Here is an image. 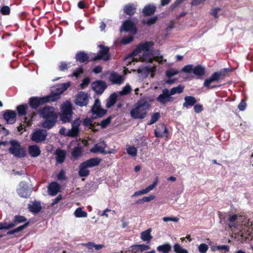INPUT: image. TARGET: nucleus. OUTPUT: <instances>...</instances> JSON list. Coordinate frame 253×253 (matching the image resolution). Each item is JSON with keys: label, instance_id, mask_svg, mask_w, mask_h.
<instances>
[{"label": "nucleus", "instance_id": "obj_1", "mask_svg": "<svg viewBox=\"0 0 253 253\" xmlns=\"http://www.w3.org/2000/svg\"><path fill=\"white\" fill-rule=\"evenodd\" d=\"M154 42H147L141 43L129 56L126 57L125 61L126 64H130L132 61H143L152 63L155 60L160 63L163 64L166 61L163 56H154L153 54Z\"/></svg>", "mask_w": 253, "mask_h": 253}, {"label": "nucleus", "instance_id": "obj_2", "mask_svg": "<svg viewBox=\"0 0 253 253\" xmlns=\"http://www.w3.org/2000/svg\"><path fill=\"white\" fill-rule=\"evenodd\" d=\"M150 108V104L145 99H141L133 106L130 112V116L134 119H144Z\"/></svg>", "mask_w": 253, "mask_h": 253}, {"label": "nucleus", "instance_id": "obj_3", "mask_svg": "<svg viewBox=\"0 0 253 253\" xmlns=\"http://www.w3.org/2000/svg\"><path fill=\"white\" fill-rule=\"evenodd\" d=\"M81 121L80 119L75 120L72 124V128L67 130L66 128L62 127L60 129V133L61 134L66 136L75 137L79 133V126L81 125Z\"/></svg>", "mask_w": 253, "mask_h": 253}, {"label": "nucleus", "instance_id": "obj_4", "mask_svg": "<svg viewBox=\"0 0 253 253\" xmlns=\"http://www.w3.org/2000/svg\"><path fill=\"white\" fill-rule=\"evenodd\" d=\"M61 120L64 123L69 122L72 119V106L70 102L66 101L61 106Z\"/></svg>", "mask_w": 253, "mask_h": 253}, {"label": "nucleus", "instance_id": "obj_5", "mask_svg": "<svg viewBox=\"0 0 253 253\" xmlns=\"http://www.w3.org/2000/svg\"><path fill=\"white\" fill-rule=\"evenodd\" d=\"M11 147L9 148V152L14 156L17 157H23L26 155L25 150L21 147L20 144L15 140L10 141Z\"/></svg>", "mask_w": 253, "mask_h": 253}, {"label": "nucleus", "instance_id": "obj_6", "mask_svg": "<svg viewBox=\"0 0 253 253\" xmlns=\"http://www.w3.org/2000/svg\"><path fill=\"white\" fill-rule=\"evenodd\" d=\"M182 71L186 73H193L197 76H203L205 74V68L201 65L194 66L193 65H188L184 66Z\"/></svg>", "mask_w": 253, "mask_h": 253}, {"label": "nucleus", "instance_id": "obj_7", "mask_svg": "<svg viewBox=\"0 0 253 253\" xmlns=\"http://www.w3.org/2000/svg\"><path fill=\"white\" fill-rule=\"evenodd\" d=\"M174 98L171 96L169 92V90L165 88L162 90V93L157 98V100L162 105H166L168 102H172Z\"/></svg>", "mask_w": 253, "mask_h": 253}, {"label": "nucleus", "instance_id": "obj_8", "mask_svg": "<svg viewBox=\"0 0 253 253\" xmlns=\"http://www.w3.org/2000/svg\"><path fill=\"white\" fill-rule=\"evenodd\" d=\"M227 69H224L220 72L214 73L210 78L207 79L204 82V85L208 88L210 87V84L214 82L217 81L221 77L225 75Z\"/></svg>", "mask_w": 253, "mask_h": 253}, {"label": "nucleus", "instance_id": "obj_9", "mask_svg": "<svg viewBox=\"0 0 253 253\" xmlns=\"http://www.w3.org/2000/svg\"><path fill=\"white\" fill-rule=\"evenodd\" d=\"M55 99L52 96H45L42 98L34 97L30 99V104L32 108H36L42 103L54 101Z\"/></svg>", "mask_w": 253, "mask_h": 253}, {"label": "nucleus", "instance_id": "obj_10", "mask_svg": "<svg viewBox=\"0 0 253 253\" xmlns=\"http://www.w3.org/2000/svg\"><path fill=\"white\" fill-rule=\"evenodd\" d=\"M70 82H69L58 84L53 88L52 91L55 92L54 95L51 96L53 98L55 99L54 101L59 98V95L65 91L70 86Z\"/></svg>", "mask_w": 253, "mask_h": 253}, {"label": "nucleus", "instance_id": "obj_11", "mask_svg": "<svg viewBox=\"0 0 253 253\" xmlns=\"http://www.w3.org/2000/svg\"><path fill=\"white\" fill-rule=\"evenodd\" d=\"M100 49L99 53L95 57L93 58V60L98 59H102L105 61L108 60L110 59V54L109 53V48L104 47L103 45H99Z\"/></svg>", "mask_w": 253, "mask_h": 253}, {"label": "nucleus", "instance_id": "obj_12", "mask_svg": "<svg viewBox=\"0 0 253 253\" xmlns=\"http://www.w3.org/2000/svg\"><path fill=\"white\" fill-rule=\"evenodd\" d=\"M47 136L46 131L45 130H38L34 132L31 136V139L36 143L44 141Z\"/></svg>", "mask_w": 253, "mask_h": 253}, {"label": "nucleus", "instance_id": "obj_13", "mask_svg": "<svg viewBox=\"0 0 253 253\" xmlns=\"http://www.w3.org/2000/svg\"><path fill=\"white\" fill-rule=\"evenodd\" d=\"M88 95L87 93L85 92L80 91L77 95L75 103L80 106H86L88 103Z\"/></svg>", "mask_w": 253, "mask_h": 253}, {"label": "nucleus", "instance_id": "obj_14", "mask_svg": "<svg viewBox=\"0 0 253 253\" xmlns=\"http://www.w3.org/2000/svg\"><path fill=\"white\" fill-rule=\"evenodd\" d=\"M125 80V76L121 75L117 72H112L110 73L109 77V80L113 84H121Z\"/></svg>", "mask_w": 253, "mask_h": 253}, {"label": "nucleus", "instance_id": "obj_15", "mask_svg": "<svg viewBox=\"0 0 253 253\" xmlns=\"http://www.w3.org/2000/svg\"><path fill=\"white\" fill-rule=\"evenodd\" d=\"M125 31L130 32L131 34L134 35L136 33V28L134 23L130 20H127L124 22L120 31Z\"/></svg>", "mask_w": 253, "mask_h": 253}, {"label": "nucleus", "instance_id": "obj_16", "mask_svg": "<svg viewBox=\"0 0 253 253\" xmlns=\"http://www.w3.org/2000/svg\"><path fill=\"white\" fill-rule=\"evenodd\" d=\"M92 113L95 117H101L106 114V111L100 107V103L98 99H96L92 108Z\"/></svg>", "mask_w": 253, "mask_h": 253}, {"label": "nucleus", "instance_id": "obj_17", "mask_svg": "<svg viewBox=\"0 0 253 253\" xmlns=\"http://www.w3.org/2000/svg\"><path fill=\"white\" fill-rule=\"evenodd\" d=\"M41 116L43 118H57L54 110L51 107H45L40 112Z\"/></svg>", "mask_w": 253, "mask_h": 253}, {"label": "nucleus", "instance_id": "obj_18", "mask_svg": "<svg viewBox=\"0 0 253 253\" xmlns=\"http://www.w3.org/2000/svg\"><path fill=\"white\" fill-rule=\"evenodd\" d=\"M168 128L164 124H159L154 130V134L157 137H162L166 136L168 137Z\"/></svg>", "mask_w": 253, "mask_h": 253}, {"label": "nucleus", "instance_id": "obj_19", "mask_svg": "<svg viewBox=\"0 0 253 253\" xmlns=\"http://www.w3.org/2000/svg\"><path fill=\"white\" fill-rule=\"evenodd\" d=\"M92 88L97 93H102L106 88V85L105 82L98 81L92 84Z\"/></svg>", "mask_w": 253, "mask_h": 253}, {"label": "nucleus", "instance_id": "obj_20", "mask_svg": "<svg viewBox=\"0 0 253 253\" xmlns=\"http://www.w3.org/2000/svg\"><path fill=\"white\" fill-rule=\"evenodd\" d=\"M3 117L8 124H12L16 121V113L13 111L7 110L5 111Z\"/></svg>", "mask_w": 253, "mask_h": 253}, {"label": "nucleus", "instance_id": "obj_21", "mask_svg": "<svg viewBox=\"0 0 253 253\" xmlns=\"http://www.w3.org/2000/svg\"><path fill=\"white\" fill-rule=\"evenodd\" d=\"M18 193L21 197L27 198L30 195V192L28 189L27 185L24 182H21L20 188L17 190Z\"/></svg>", "mask_w": 253, "mask_h": 253}, {"label": "nucleus", "instance_id": "obj_22", "mask_svg": "<svg viewBox=\"0 0 253 253\" xmlns=\"http://www.w3.org/2000/svg\"><path fill=\"white\" fill-rule=\"evenodd\" d=\"M106 145L104 142L99 143L95 144L94 147L90 149L92 153H107L105 151Z\"/></svg>", "mask_w": 253, "mask_h": 253}, {"label": "nucleus", "instance_id": "obj_23", "mask_svg": "<svg viewBox=\"0 0 253 253\" xmlns=\"http://www.w3.org/2000/svg\"><path fill=\"white\" fill-rule=\"evenodd\" d=\"M151 231L152 229L150 228L141 232L140 234L141 239L147 243H149L153 238L152 236L151 235Z\"/></svg>", "mask_w": 253, "mask_h": 253}, {"label": "nucleus", "instance_id": "obj_24", "mask_svg": "<svg viewBox=\"0 0 253 253\" xmlns=\"http://www.w3.org/2000/svg\"><path fill=\"white\" fill-rule=\"evenodd\" d=\"M88 168L84 162L82 163L79 166V175L81 177H86L88 175L89 173Z\"/></svg>", "mask_w": 253, "mask_h": 253}, {"label": "nucleus", "instance_id": "obj_25", "mask_svg": "<svg viewBox=\"0 0 253 253\" xmlns=\"http://www.w3.org/2000/svg\"><path fill=\"white\" fill-rule=\"evenodd\" d=\"M59 189V185L57 182H52L48 187V193L51 196H54L58 192Z\"/></svg>", "mask_w": 253, "mask_h": 253}, {"label": "nucleus", "instance_id": "obj_26", "mask_svg": "<svg viewBox=\"0 0 253 253\" xmlns=\"http://www.w3.org/2000/svg\"><path fill=\"white\" fill-rule=\"evenodd\" d=\"M29 152L32 157H36L40 155L41 150L37 145H31L29 147Z\"/></svg>", "mask_w": 253, "mask_h": 253}, {"label": "nucleus", "instance_id": "obj_27", "mask_svg": "<svg viewBox=\"0 0 253 253\" xmlns=\"http://www.w3.org/2000/svg\"><path fill=\"white\" fill-rule=\"evenodd\" d=\"M131 248L132 252H136L137 251L142 252L150 250L151 248L147 245L139 244L132 246Z\"/></svg>", "mask_w": 253, "mask_h": 253}, {"label": "nucleus", "instance_id": "obj_28", "mask_svg": "<svg viewBox=\"0 0 253 253\" xmlns=\"http://www.w3.org/2000/svg\"><path fill=\"white\" fill-rule=\"evenodd\" d=\"M101 161V159L96 157L90 159L85 161L84 163L86 164L87 167H88L89 168H92L98 166L100 164Z\"/></svg>", "mask_w": 253, "mask_h": 253}, {"label": "nucleus", "instance_id": "obj_29", "mask_svg": "<svg viewBox=\"0 0 253 253\" xmlns=\"http://www.w3.org/2000/svg\"><path fill=\"white\" fill-rule=\"evenodd\" d=\"M156 66L155 65L149 66L144 67V68L139 69L138 72L142 73L145 72L146 75H147L148 74L151 73V78H153L154 76V72L155 71Z\"/></svg>", "mask_w": 253, "mask_h": 253}, {"label": "nucleus", "instance_id": "obj_30", "mask_svg": "<svg viewBox=\"0 0 253 253\" xmlns=\"http://www.w3.org/2000/svg\"><path fill=\"white\" fill-rule=\"evenodd\" d=\"M124 11L126 14L132 15L135 12L136 7L134 4L129 3L124 6Z\"/></svg>", "mask_w": 253, "mask_h": 253}, {"label": "nucleus", "instance_id": "obj_31", "mask_svg": "<svg viewBox=\"0 0 253 253\" xmlns=\"http://www.w3.org/2000/svg\"><path fill=\"white\" fill-rule=\"evenodd\" d=\"M56 159L58 162L62 163L65 158L66 152L64 150L57 149L55 152Z\"/></svg>", "mask_w": 253, "mask_h": 253}, {"label": "nucleus", "instance_id": "obj_32", "mask_svg": "<svg viewBox=\"0 0 253 253\" xmlns=\"http://www.w3.org/2000/svg\"><path fill=\"white\" fill-rule=\"evenodd\" d=\"M185 102L183 104V106L187 108L189 106L194 105L196 102V100L195 97L191 96H186L184 98Z\"/></svg>", "mask_w": 253, "mask_h": 253}, {"label": "nucleus", "instance_id": "obj_33", "mask_svg": "<svg viewBox=\"0 0 253 253\" xmlns=\"http://www.w3.org/2000/svg\"><path fill=\"white\" fill-rule=\"evenodd\" d=\"M29 208L30 211L33 212H39L41 210V204L39 202H33L29 204Z\"/></svg>", "mask_w": 253, "mask_h": 253}, {"label": "nucleus", "instance_id": "obj_34", "mask_svg": "<svg viewBox=\"0 0 253 253\" xmlns=\"http://www.w3.org/2000/svg\"><path fill=\"white\" fill-rule=\"evenodd\" d=\"M45 119V121L42 124V126L46 128H50L54 125L57 118Z\"/></svg>", "mask_w": 253, "mask_h": 253}, {"label": "nucleus", "instance_id": "obj_35", "mask_svg": "<svg viewBox=\"0 0 253 253\" xmlns=\"http://www.w3.org/2000/svg\"><path fill=\"white\" fill-rule=\"evenodd\" d=\"M171 249V246L169 244H165L157 247L158 251L163 253H169Z\"/></svg>", "mask_w": 253, "mask_h": 253}, {"label": "nucleus", "instance_id": "obj_36", "mask_svg": "<svg viewBox=\"0 0 253 253\" xmlns=\"http://www.w3.org/2000/svg\"><path fill=\"white\" fill-rule=\"evenodd\" d=\"M156 10V7L153 5H148L144 7L143 12L145 15H149L153 14Z\"/></svg>", "mask_w": 253, "mask_h": 253}, {"label": "nucleus", "instance_id": "obj_37", "mask_svg": "<svg viewBox=\"0 0 253 253\" xmlns=\"http://www.w3.org/2000/svg\"><path fill=\"white\" fill-rule=\"evenodd\" d=\"M126 151L127 153L131 157H135L137 155V150L133 146L126 145Z\"/></svg>", "mask_w": 253, "mask_h": 253}, {"label": "nucleus", "instance_id": "obj_38", "mask_svg": "<svg viewBox=\"0 0 253 253\" xmlns=\"http://www.w3.org/2000/svg\"><path fill=\"white\" fill-rule=\"evenodd\" d=\"M76 58L77 61L83 63L88 60V57L87 54L83 52H81L76 54Z\"/></svg>", "mask_w": 253, "mask_h": 253}, {"label": "nucleus", "instance_id": "obj_39", "mask_svg": "<svg viewBox=\"0 0 253 253\" xmlns=\"http://www.w3.org/2000/svg\"><path fill=\"white\" fill-rule=\"evenodd\" d=\"M183 89L184 86L179 84L177 86L172 88L170 90H169V92L172 96L177 93H182L183 91Z\"/></svg>", "mask_w": 253, "mask_h": 253}, {"label": "nucleus", "instance_id": "obj_40", "mask_svg": "<svg viewBox=\"0 0 253 253\" xmlns=\"http://www.w3.org/2000/svg\"><path fill=\"white\" fill-rule=\"evenodd\" d=\"M74 215L78 218L86 217L87 216V212L83 211L82 208H78L74 211Z\"/></svg>", "mask_w": 253, "mask_h": 253}, {"label": "nucleus", "instance_id": "obj_41", "mask_svg": "<svg viewBox=\"0 0 253 253\" xmlns=\"http://www.w3.org/2000/svg\"><path fill=\"white\" fill-rule=\"evenodd\" d=\"M173 248V251L175 253H189L186 249H184L182 246L177 243H176L174 245Z\"/></svg>", "mask_w": 253, "mask_h": 253}, {"label": "nucleus", "instance_id": "obj_42", "mask_svg": "<svg viewBox=\"0 0 253 253\" xmlns=\"http://www.w3.org/2000/svg\"><path fill=\"white\" fill-rule=\"evenodd\" d=\"M228 220L229 222L228 225L230 227H236V224L235 222L238 220V215L237 214L229 215Z\"/></svg>", "mask_w": 253, "mask_h": 253}, {"label": "nucleus", "instance_id": "obj_43", "mask_svg": "<svg viewBox=\"0 0 253 253\" xmlns=\"http://www.w3.org/2000/svg\"><path fill=\"white\" fill-rule=\"evenodd\" d=\"M116 95L115 94H112L107 100L106 106L108 108H110L116 102Z\"/></svg>", "mask_w": 253, "mask_h": 253}, {"label": "nucleus", "instance_id": "obj_44", "mask_svg": "<svg viewBox=\"0 0 253 253\" xmlns=\"http://www.w3.org/2000/svg\"><path fill=\"white\" fill-rule=\"evenodd\" d=\"M160 114L159 113H155L151 115V120L148 123V125H151L156 123L160 118Z\"/></svg>", "mask_w": 253, "mask_h": 253}, {"label": "nucleus", "instance_id": "obj_45", "mask_svg": "<svg viewBox=\"0 0 253 253\" xmlns=\"http://www.w3.org/2000/svg\"><path fill=\"white\" fill-rule=\"evenodd\" d=\"M225 250L226 252H229V247L227 245H221V246H212L211 248V250L213 252H215L217 250Z\"/></svg>", "mask_w": 253, "mask_h": 253}, {"label": "nucleus", "instance_id": "obj_46", "mask_svg": "<svg viewBox=\"0 0 253 253\" xmlns=\"http://www.w3.org/2000/svg\"><path fill=\"white\" fill-rule=\"evenodd\" d=\"M179 73V71L174 68L170 69L166 72V76L168 78H170Z\"/></svg>", "mask_w": 253, "mask_h": 253}, {"label": "nucleus", "instance_id": "obj_47", "mask_svg": "<svg viewBox=\"0 0 253 253\" xmlns=\"http://www.w3.org/2000/svg\"><path fill=\"white\" fill-rule=\"evenodd\" d=\"M28 109L27 105H21L17 107L18 112L20 115H24L26 114V111Z\"/></svg>", "mask_w": 253, "mask_h": 253}, {"label": "nucleus", "instance_id": "obj_48", "mask_svg": "<svg viewBox=\"0 0 253 253\" xmlns=\"http://www.w3.org/2000/svg\"><path fill=\"white\" fill-rule=\"evenodd\" d=\"M131 90V88L130 85L126 84V86L123 87L122 90L119 92V93L122 95H126L130 92Z\"/></svg>", "mask_w": 253, "mask_h": 253}, {"label": "nucleus", "instance_id": "obj_49", "mask_svg": "<svg viewBox=\"0 0 253 253\" xmlns=\"http://www.w3.org/2000/svg\"><path fill=\"white\" fill-rule=\"evenodd\" d=\"M14 223H7L6 222H0V230L2 229H8L13 227Z\"/></svg>", "mask_w": 253, "mask_h": 253}, {"label": "nucleus", "instance_id": "obj_50", "mask_svg": "<svg viewBox=\"0 0 253 253\" xmlns=\"http://www.w3.org/2000/svg\"><path fill=\"white\" fill-rule=\"evenodd\" d=\"M28 223H26L25 224L21 225V226L15 228V229H14L13 230L8 232L7 234H13L15 233H17V232L23 230L24 229H25L28 226Z\"/></svg>", "mask_w": 253, "mask_h": 253}, {"label": "nucleus", "instance_id": "obj_51", "mask_svg": "<svg viewBox=\"0 0 253 253\" xmlns=\"http://www.w3.org/2000/svg\"><path fill=\"white\" fill-rule=\"evenodd\" d=\"M198 249L200 253H206L209 249V247L207 244L203 243L198 246Z\"/></svg>", "mask_w": 253, "mask_h": 253}, {"label": "nucleus", "instance_id": "obj_52", "mask_svg": "<svg viewBox=\"0 0 253 253\" xmlns=\"http://www.w3.org/2000/svg\"><path fill=\"white\" fill-rule=\"evenodd\" d=\"M150 191L149 189L146 187L145 189H143L141 190L136 191L134 193V194L132 195V197H136L139 195H141L143 194H147L149 193Z\"/></svg>", "mask_w": 253, "mask_h": 253}, {"label": "nucleus", "instance_id": "obj_53", "mask_svg": "<svg viewBox=\"0 0 253 253\" xmlns=\"http://www.w3.org/2000/svg\"><path fill=\"white\" fill-rule=\"evenodd\" d=\"M221 10L220 7H214L211 9L210 14L213 16L215 19H217L219 17L218 14V12Z\"/></svg>", "mask_w": 253, "mask_h": 253}, {"label": "nucleus", "instance_id": "obj_54", "mask_svg": "<svg viewBox=\"0 0 253 253\" xmlns=\"http://www.w3.org/2000/svg\"><path fill=\"white\" fill-rule=\"evenodd\" d=\"M93 120L91 118H85L83 122L84 125L87 127H91L93 126Z\"/></svg>", "mask_w": 253, "mask_h": 253}, {"label": "nucleus", "instance_id": "obj_55", "mask_svg": "<svg viewBox=\"0 0 253 253\" xmlns=\"http://www.w3.org/2000/svg\"><path fill=\"white\" fill-rule=\"evenodd\" d=\"M155 196L154 195H151L149 196H146V197H143L141 200V201H139L138 202V203H142V202H150V201L153 200L154 199H155Z\"/></svg>", "mask_w": 253, "mask_h": 253}, {"label": "nucleus", "instance_id": "obj_56", "mask_svg": "<svg viewBox=\"0 0 253 253\" xmlns=\"http://www.w3.org/2000/svg\"><path fill=\"white\" fill-rule=\"evenodd\" d=\"M162 219L164 222L172 221L174 222H177L179 220V218H178L177 217L165 216L163 217Z\"/></svg>", "mask_w": 253, "mask_h": 253}, {"label": "nucleus", "instance_id": "obj_57", "mask_svg": "<svg viewBox=\"0 0 253 253\" xmlns=\"http://www.w3.org/2000/svg\"><path fill=\"white\" fill-rule=\"evenodd\" d=\"M81 148L80 147H76L72 152V155L75 158H77L81 155Z\"/></svg>", "mask_w": 253, "mask_h": 253}, {"label": "nucleus", "instance_id": "obj_58", "mask_svg": "<svg viewBox=\"0 0 253 253\" xmlns=\"http://www.w3.org/2000/svg\"><path fill=\"white\" fill-rule=\"evenodd\" d=\"M26 220V218L23 216L17 215L14 218V223L15 224L16 223H21Z\"/></svg>", "mask_w": 253, "mask_h": 253}, {"label": "nucleus", "instance_id": "obj_59", "mask_svg": "<svg viewBox=\"0 0 253 253\" xmlns=\"http://www.w3.org/2000/svg\"><path fill=\"white\" fill-rule=\"evenodd\" d=\"M1 13L3 15H8L10 13V8L8 6H3L0 9Z\"/></svg>", "mask_w": 253, "mask_h": 253}, {"label": "nucleus", "instance_id": "obj_60", "mask_svg": "<svg viewBox=\"0 0 253 253\" xmlns=\"http://www.w3.org/2000/svg\"><path fill=\"white\" fill-rule=\"evenodd\" d=\"M83 73V69L82 67H80L77 69L73 72L72 76H74L76 77H78Z\"/></svg>", "mask_w": 253, "mask_h": 253}, {"label": "nucleus", "instance_id": "obj_61", "mask_svg": "<svg viewBox=\"0 0 253 253\" xmlns=\"http://www.w3.org/2000/svg\"><path fill=\"white\" fill-rule=\"evenodd\" d=\"M110 122L111 118H108L101 122L100 126L102 128H105L110 123Z\"/></svg>", "mask_w": 253, "mask_h": 253}, {"label": "nucleus", "instance_id": "obj_62", "mask_svg": "<svg viewBox=\"0 0 253 253\" xmlns=\"http://www.w3.org/2000/svg\"><path fill=\"white\" fill-rule=\"evenodd\" d=\"M90 82V79L88 78H85L83 81V82L81 84V86L82 88H84L86 87L89 84Z\"/></svg>", "mask_w": 253, "mask_h": 253}, {"label": "nucleus", "instance_id": "obj_63", "mask_svg": "<svg viewBox=\"0 0 253 253\" xmlns=\"http://www.w3.org/2000/svg\"><path fill=\"white\" fill-rule=\"evenodd\" d=\"M133 40V37L132 36H129L126 38H124L122 40V42L124 44H127Z\"/></svg>", "mask_w": 253, "mask_h": 253}, {"label": "nucleus", "instance_id": "obj_64", "mask_svg": "<svg viewBox=\"0 0 253 253\" xmlns=\"http://www.w3.org/2000/svg\"><path fill=\"white\" fill-rule=\"evenodd\" d=\"M157 19V17L156 16H155L154 17L151 18L146 21H144V23L147 24L148 25H151L152 24H154L156 22Z\"/></svg>", "mask_w": 253, "mask_h": 253}]
</instances>
